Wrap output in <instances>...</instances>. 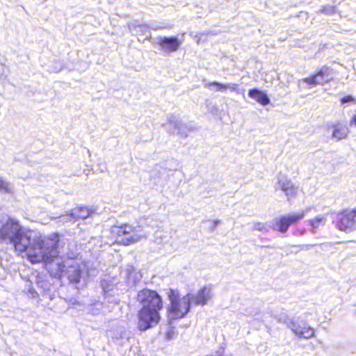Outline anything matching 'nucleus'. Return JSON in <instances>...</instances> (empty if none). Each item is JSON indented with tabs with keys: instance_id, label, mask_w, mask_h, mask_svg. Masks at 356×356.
Wrapping results in <instances>:
<instances>
[{
	"instance_id": "72a5a7b5",
	"label": "nucleus",
	"mask_w": 356,
	"mask_h": 356,
	"mask_svg": "<svg viewBox=\"0 0 356 356\" xmlns=\"http://www.w3.org/2000/svg\"><path fill=\"white\" fill-rule=\"evenodd\" d=\"M154 29H158L159 27H156V28H154ZM159 29H161V27H159Z\"/></svg>"
},
{
	"instance_id": "6e6552de",
	"label": "nucleus",
	"mask_w": 356,
	"mask_h": 356,
	"mask_svg": "<svg viewBox=\"0 0 356 356\" xmlns=\"http://www.w3.org/2000/svg\"><path fill=\"white\" fill-rule=\"evenodd\" d=\"M334 77L333 70L327 66L321 67L316 73L298 81L300 86L304 83L314 87L328 83Z\"/></svg>"
},
{
	"instance_id": "ddd939ff",
	"label": "nucleus",
	"mask_w": 356,
	"mask_h": 356,
	"mask_svg": "<svg viewBox=\"0 0 356 356\" xmlns=\"http://www.w3.org/2000/svg\"><path fill=\"white\" fill-rule=\"evenodd\" d=\"M156 43L160 46L161 50L165 54L177 51L182 44V42L177 37L160 36L156 38Z\"/></svg>"
},
{
	"instance_id": "f03ea898",
	"label": "nucleus",
	"mask_w": 356,
	"mask_h": 356,
	"mask_svg": "<svg viewBox=\"0 0 356 356\" xmlns=\"http://www.w3.org/2000/svg\"><path fill=\"white\" fill-rule=\"evenodd\" d=\"M31 232L15 218H0V241L13 244L17 252H24L29 244Z\"/></svg>"
},
{
	"instance_id": "f257e3e1",
	"label": "nucleus",
	"mask_w": 356,
	"mask_h": 356,
	"mask_svg": "<svg viewBox=\"0 0 356 356\" xmlns=\"http://www.w3.org/2000/svg\"><path fill=\"white\" fill-rule=\"evenodd\" d=\"M29 244L26 245L24 252H26L28 259L31 263L45 262L49 264L48 267L58 259V234H51L45 238L40 234L31 232L29 234Z\"/></svg>"
},
{
	"instance_id": "c85d7f7f",
	"label": "nucleus",
	"mask_w": 356,
	"mask_h": 356,
	"mask_svg": "<svg viewBox=\"0 0 356 356\" xmlns=\"http://www.w3.org/2000/svg\"><path fill=\"white\" fill-rule=\"evenodd\" d=\"M353 101H354V98L350 95L344 97L341 99V104H346V103L351 102Z\"/></svg>"
},
{
	"instance_id": "6ab92c4d",
	"label": "nucleus",
	"mask_w": 356,
	"mask_h": 356,
	"mask_svg": "<svg viewBox=\"0 0 356 356\" xmlns=\"http://www.w3.org/2000/svg\"><path fill=\"white\" fill-rule=\"evenodd\" d=\"M327 221V217L325 215L318 216L313 219L309 220L308 224L312 227V232L315 229H318L320 227L324 226Z\"/></svg>"
},
{
	"instance_id": "20e7f679",
	"label": "nucleus",
	"mask_w": 356,
	"mask_h": 356,
	"mask_svg": "<svg viewBox=\"0 0 356 356\" xmlns=\"http://www.w3.org/2000/svg\"><path fill=\"white\" fill-rule=\"evenodd\" d=\"M111 232L117 236V241L125 245L137 243L145 238L149 232L143 230L141 226H134L130 224H122L120 226H114Z\"/></svg>"
},
{
	"instance_id": "5701e85b",
	"label": "nucleus",
	"mask_w": 356,
	"mask_h": 356,
	"mask_svg": "<svg viewBox=\"0 0 356 356\" xmlns=\"http://www.w3.org/2000/svg\"><path fill=\"white\" fill-rule=\"evenodd\" d=\"M207 87L215 91L225 92L224 83H220L216 81L209 82L207 84Z\"/></svg>"
},
{
	"instance_id": "bb28decb",
	"label": "nucleus",
	"mask_w": 356,
	"mask_h": 356,
	"mask_svg": "<svg viewBox=\"0 0 356 356\" xmlns=\"http://www.w3.org/2000/svg\"><path fill=\"white\" fill-rule=\"evenodd\" d=\"M225 86V91L226 90H230L232 92H238V85L236 83H224Z\"/></svg>"
},
{
	"instance_id": "39448f33",
	"label": "nucleus",
	"mask_w": 356,
	"mask_h": 356,
	"mask_svg": "<svg viewBox=\"0 0 356 356\" xmlns=\"http://www.w3.org/2000/svg\"><path fill=\"white\" fill-rule=\"evenodd\" d=\"M170 306L168 309V318L170 324L172 321L183 318L190 310V296H185L180 298L177 293L170 290L168 293Z\"/></svg>"
},
{
	"instance_id": "a211bd4d",
	"label": "nucleus",
	"mask_w": 356,
	"mask_h": 356,
	"mask_svg": "<svg viewBox=\"0 0 356 356\" xmlns=\"http://www.w3.org/2000/svg\"><path fill=\"white\" fill-rule=\"evenodd\" d=\"M332 138L336 139L337 140L343 139L348 135V128L345 125H343L339 122L333 124L332 125Z\"/></svg>"
},
{
	"instance_id": "1a4fd4ad",
	"label": "nucleus",
	"mask_w": 356,
	"mask_h": 356,
	"mask_svg": "<svg viewBox=\"0 0 356 356\" xmlns=\"http://www.w3.org/2000/svg\"><path fill=\"white\" fill-rule=\"evenodd\" d=\"M284 323L298 338L310 339L314 335V329L303 321L287 319Z\"/></svg>"
},
{
	"instance_id": "412c9836",
	"label": "nucleus",
	"mask_w": 356,
	"mask_h": 356,
	"mask_svg": "<svg viewBox=\"0 0 356 356\" xmlns=\"http://www.w3.org/2000/svg\"><path fill=\"white\" fill-rule=\"evenodd\" d=\"M101 286L104 293H106L113 290L115 284L110 280L103 279L101 281Z\"/></svg>"
},
{
	"instance_id": "cd10ccee",
	"label": "nucleus",
	"mask_w": 356,
	"mask_h": 356,
	"mask_svg": "<svg viewBox=\"0 0 356 356\" xmlns=\"http://www.w3.org/2000/svg\"><path fill=\"white\" fill-rule=\"evenodd\" d=\"M253 229L261 232H267L268 229L264 224L261 222L254 223Z\"/></svg>"
},
{
	"instance_id": "c756f323",
	"label": "nucleus",
	"mask_w": 356,
	"mask_h": 356,
	"mask_svg": "<svg viewBox=\"0 0 356 356\" xmlns=\"http://www.w3.org/2000/svg\"><path fill=\"white\" fill-rule=\"evenodd\" d=\"M220 222V220H216L213 222V225L211 227V229H214Z\"/></svg>"
},
{
	"instance_id": "0eeeda50",
	"label": "nucleus",
	"mask_w": 356,
	"mask_h": 356,
	"mask_svg": "<svg viewBox=\"0 0 356 356\" xmlns=\"http://www.w3.org/2000/svg\"><path fill=\"white\" fill-rule=\"evenodd\" d=\"M137 300L143 305L142 308L161 310L163 308L161 297L155 291L145 289L138 293Z\"/></svg>"
},
{
	"instance_id": "a878e982",
	"label": "nucleus",
	"mask_w": 356,
	"mask_h": 356,
	"mask_svg": "<svg viewBox=\"0 0 356 356\" xmlns=\"http://www.w3.org/2000/svg\"><path fill=\"white\" fill-rule=\"evenodd\" d=\"M320 13L325 15H330L334 13V7L332 6H323L320 9Z\"/></svg>"
},
{
	"instance_id": "2f4dec72",
	"label": "nucleus",
	"mask_w": 356,
	"mask_h": 356,
	"mask_svg": "<svg viewBox=\"0 0 356 356\" xmlns=\"http://www.w3.org/2000/svg\"><path fill=\"white\" fill-rule=\"evenodd\" d=\"M310 245H302L301 248H300V250H309V247Z\"/></svg>"
},
{
	"instance_id": "2eb2a0df",
	"label": "nucleus",
	"mask_w": 356,
	"mask_h": 356,
	"mask_svg": "<svg viewBox=\"0 0 356 356\" xmlns=\"http://www.w3.org/2000/svg\"><path fill=\"white\" fill-rule=\"evenodd\" d=\"M187 296H190V302H193L194 305H206L212 298V289L210 286H204L200 289L197 293L191 294L188 293Z\"/></svg>"
},
{
	"instance_id": "9d476101",
	"label": "nucleus",
	"mask_w": 356,
	"mask_h": 356,
	"mask_svg": "<svg viewBox=\"0 0 356 356\" xmlns=\"http://www.w3.org/2000/svg\"><path fill=\"white\" fill-rule=\"evenodd\" d=\"M338 228L346 232L356 229V209L345 210L338 214Z\"/></svg>"
},
{
	"instance_id": "4be33fe9",
	"label": "nucleus",
	"mask_w": 356,
	"mask_h": 356,
	"mask_svg": "<svg viewBox=\"0 0 356 356\" xmlns=\"http://www.w3.org/2000/svg\"><path fill=\"white\" fill-rule=\"evenodd\" d=\"M128 27L130 31L134 34H137L138 31H143L145 26L140 24L138 22H132L128 24Z\"/></svg>"
},
{
	"instance_id": "9b49d317",
	"label": "nucleus",
	"mask_w": 356,
	"mask_h": 356,
	"mask_svg": "<svg viewBox=\"0 0 356 356\" xmlns=\"http://www.w3.org/2000/svg\"><path fill=\"white\" fill-rule=\"evenodd\" d=\"M310 210L311 207H307L305 210L297 213L281 217L276 221L275 229L283 233L286 232L291 225L303 218Z\"/></svg>"
},
{
	"instance_id": "f3484780",
	"label": "nucleus",
	"mask_w": 356,
	"mask_h": 356,
	"mask_svg": "<svg viewBox=\"0 0 356 356\" xmlns=\"http://www.w3.org/2000/svg\"><path fill=\"white\" fill-rule=\"evenodd\" d=\"M248 95L250 97L264 106L270 103V99L268 98V95L264 92L258 89H250L248 92Z\"/></svg>"
},
{
	"instance_id": "dca6fc26",
	"label": "nucleus",
	"mask_w": 356,
	"mask_h": 356,
	"mask_svg": "<svg viewBox=\"0 0 356 356\" xmlns=\"http://www.w3.org/2000/svg\"><path fill=\"white\" fill-rule=\"evenodd\" d=\"M92 213L87 207H76L70 211L67 217L71 221H76L78 219H86L90 216Z\"/></svg>"
},
{
	"instance_id": "423d86ee",
	"label": "nucleus",
	"mask_w": 356,
	"mask_h": 356,
	"mask_svg": "<svg viewBox=\"0 0 356 356\" xmlns=\"http://www.w3.org/2000/svg\"><path fill=\"white\" fill-rule=\"evenodd\" d=\"M160 310L141 308L137 314L138 328L140 331H146L156 326L160 321Z\"/></svg>"
},
{
	"instance_id": "7c9ffc66",
	"label": "nucleus",
	"mask_w": 356,
	"mask_h": 356,
	"mask_svg": "<svg viewBox=\"0 0 356 356\" xmlns=\"http://www.w3.org/2000/svg\"><path fill=\"white\" fill-rule=\"evenodd\" d=\"M172 335H173V331L171 330H169L168 332H167V337L168 339H171L172 337Z\"/></svg>"
},
{
	"instance_id": "f8f14e48",
	"label": "nucleus",
	"mask_w": 356,
	"mask_h": 356,
	"mask_svg": "<svg viewBox=\"0 0 356 356\" xmlns=\"http://www.w3.org/2000/svg\"><path fill=\"white\" fill-rule=\"evenodd\" d=\"M163 127L169 133L177 134L184 137H186L191 131L188 126L174 116H171Z\"/></svg>"
},
{
	"instance_id": "7ed1b4c3",
	"label": "nucleus",
	"mask_w": 356,
	"mask_h": 356,
	"mask_svg": "<svg viewBox=\"0 0 356 356\" xmlns=\"http://www.w3.org/2000/svg\"><path fill=\"white\" fill-rule=\"evenodd\" d=\"M82 264L76 260L67 259L63 260L62 258L56 259L47 267L49 273L56 278H61L67 276L70 283L78 284L83 274Z\"/></svg>"
},
{
	"instance_id": "393cba45",
	"label": "nucleus",
	"mask_w": 356,
	"mask_h": 356,
	"mask_svg": "<svg viewBox=\"0 0 356 356\" xmlns=\"http://www.w3.org/2000/svg\"><path fill=\"white\" fill-rule=\"evenodd\" d=\"M70 213V211H68V212H66L65 214L64 215H62L60 216H58V218H56V219L58 220L57 222H62L63 224H65V223H67V222H72V223H74L76 221H71L70 220V219L67 217V216Z\"/></svg>"
},
{
	"instance_id": "473e14b6",
	"label": "nucleus",
	"mask_w": 356,
	"mask_h": 356,
	"mask_svg": "<svg viewBox=\"0 0 356 356\" xmlns=\"http://www.w3.org/2000/svg\"><path fill=\"white\" fill-rule=\"evenodd\" d=\"M29 291H30V293H32L33 297H35V294H37L36 291H35L34 290L30 289Z\"/></svg>"
},
{
	"instance_id": "4468645a",
	"label": "nucleus",
	"mask_w": 356,
	"mask_h": 356,
	"mask_svg": "<svg viewBox=\"0 0 356 356\" xmlns=\"http://www.w3.org/2000/svg\"><path fill=\"white\" fill-rule=\"evenodd\" d=\"M275 191L282 190L288 197L290 199L293 197L296 192V189L292 184L291 181L286 176L280 175L277 177V181L275 184Z\"/></svg>"
},
{
	"instance_id": "b1692460",
	"label": "nucleus",
	"mask_w": 356,
	"mask_h": 356,
	"mask_svg": "<svg viewBox=\"0 0 356 356\" xmlns=\"http://www.w3.org/2000/svg\"><path fill=\"white\" fill-rule=\"evenodd\" d=\"M134 271V268L131 265H128L122 270V273L125 274L128 280H131V274Z\"/></svg>"
},
{
	"instance_id": "aec40b11",
	"label": "nucleus",
	"mask_w": 356,
	"mask_h": 356,
	"mask_svg": "<svg viewBox=\"0 0 356 356\" xmlns=\"http://www.w3.org/2000/svg\"><path fill=\"white\" fill-rule=\"evenodd\" d=\"M13 188L11 184L0 177V192L10 193L13 192Z\"/></svg>"
}]
</instances>
